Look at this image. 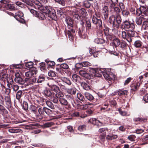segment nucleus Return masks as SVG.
<instances>
[{"label":"nucleus","instance_id":"f257e3e1","mask_svg":"<svg viewBox=\"0 0 148 148\" xmlns=\"http://www.w3.org/2000/svg\"><path fill=\"white\" fill-rule=\"evenodd\" d=\"M93 76L95 78L101 77L102 74L105 79L110 81L114 80L115 79V75L108 70L102 72L100 70H97Z\"/></svg>","mask_w":148,"mask_h":148},{"label":"nucleus","instance_id":"f03ea898","mask_svg":"<svg viewBox=\"0 0 148 148\" xmlns=\"http://www.w3.org/2000/svg\"><path fill=\"white\" fill-rule=\"evenodd\" d=\"M135 26L134 22L133 21L131 22L129 19L123 21V23L122 27H123V29L126 30L127 29L128 31L130 30L134 31Z\"/></svg>","mask_w":148,"mask_h":148},{"label":"nucleus","instance_id":"7ed1b4c3","mask_svg":"<svg viewBox=\"0 0 148 148\" xmlns=\"http://www.w3.org/2000/svg\"><path fill=\"white\" fill-rule=\"evenodd\" d=\"M135 35L134 31L129 30L127 32L125 31L122 32V37L123 38L126 39L129 42L132 41V37H134Z\"/></svg>","mask_w":148,"mask_h":148},{"label":"nucleus","instance_id":"20e7f679","mask_svg":"<svg viewBox=\"0 0 148 148\" xmlns=\"http://www.w3.org/2000/svg\"><path fill=\"white\" fill-rule=\"evenodd\" d=\"M44 95L46 96L50 97L51 100L55 103H57L58 100L57 98L55 97L53 93H52L51 90L49 89H46L44 90Z\"/></svg>","mask_w":148,"mask_h":148},{"label":"nucleus","instance_id":"39448f33","mask_svg":"<svg viewBox=\"0 0 148 148\" xmlns=\"http://www.w3.org/2000/svg\"><path fill=\"white\" fill-rule=\"evenodd\" d=\"M46 8L48 16L52 19H54L56 17L55 10L50 6H47Z\"/></svg>","mask_w":148,"mask_h":148},{"label":"nucleus","instance_id":"423d86ee","mask_svg":"<svg viewBox=\"0 0 148 148\" xmlns=\"http://www.w3.org/2000/svg\"><path fill=\"white\" fill-rule=\"evenodd\" d=\"M38 73V71L35 68H32L30 69L29 71L25 73V75L26 77L29 78H32L36 76Z\"/></svg>","mask_w":148,"mask_h":148},{"label":"nucleus","instance_id":"0eeeda50","mask_svg":"<svg viewBox=\"0 0 148 148\" xmlns=\"http://www.w3.org/2000/svg\"><path fill=\"white\" fill-rule=\"evenodd\" d=\"M110 12L114 15H117L120 13V10L119 8L115 6L114 5H110L109 7Z\"/></svg>","mask_w":148,"mask_h":148},{"label":"nucleus","instance_id":"6e6552de","mask_svg":"<svg viewBox=\"0 0 148 148\" xmlns=\"http://www.w3.org/2000/svg\"><path fill=\"white\" fill-rule=\"evenodd\" d=\"M79 74L83 77L88 79H90L92 77V75L90 74L87 72L86 69L80 70L79 71Z\"/></svg>","mask_w":148,"mask_h":148},{"label":"nucleus","instance_id":"1a4fd4ad","mask_svg":"<svg viewBox=\"0 0 148 148\" xmlns=\"http://www.w3.org/2000/svg\"><path fill=\"white\" fill-rule=\"evenodd\" d=\"M0 2L1 4H3V7L5 8L7 10L12 9L14 8L12 5L9 4L8 3L7 0H2Z\"/></svg>","mask_w":148,"mask_h":148},{"label":"nucleus","instance_id":"9d476101","mask_svg":"<svg viewBox=\"0 0 148 148\" xmlns=\"http://www.w3.org/2000/svg\"><path fill=\"white\" fill-rule=\"evenodd\" d=\"M92 23L96 25L97 27L100 28L102 26V21L101 19H98L94 16L92 18Z\"/></svg>","mask_w":148,"mask_h":148},{"label":"nucleus","instance_id":"9b49d317","mask_svg":"<svg viewBox=\"0 0 148 148\" xmlns=\"http://www.w3.org/2000/svg\"><path fill=\"white\" fill-rule=\"evenodd\" d=\"M121 43V41L120 40L117 38L114 39L110 43V45L113 47H116L120 46Z\"/></svg>","mask_w":148,"mask_h":148},{"label":"nucleus","instance_id":"f8f14e48","mask_svg":"<svg viewBox=\"0 0 148 148\" xmlns=\"http://www.w3.org/2000/svg\"><path fill=\"white\" fill-rule=\"evenodd\" d=\"M102 12L105 19H106L108 17V9L107 6H104L103 8Z\"/></svg>","mask_w":148,"mask_h":148},{"label":"nucleus","instance_id":"ddd939ff","mask_svg":"<svg viewBox=\"0 0 148 148\" xmlns=\"http://www.w3.org/2000/svg\"><path fill=\"white\" fill-rule=\"evenodd\" d=\"M34 2L35 4L34 6L36 9H38L40 10H42V4L38 0H35Z\"/></svg>","mask_w":148,"mask_h":148},{"label":"nucleus","instance_id":"4468645a","mask_svg":"<svg viewBox=\"0 0 148 148\" xmlns=\"http://www.w3.org/2000/svg\"><path fill=\"white\" fill-rule=\"evenodd\" d=\"M144 17L145 16L142 14L139 17L136 18V24L138 25H141L143 20L145 19Z\"/></svg>","mask_w":148,"mask_h":148},{"label":"nucleus","instance_id":"2eb2a0df","mask_svg":"<svg viewBox=\"0 0 148 148\" xmlns=\"http://www.w3.org/2000/svg\"><path fill=\"white\" fill-rule=\"evenodd\" d=\"M47 84L50 88L51 90L52 91H54L55 92L59 91V87L56 85H49V83H48Z\"/></svg>","mask_w":148,"mask_h":148},{"label":"nucleus","instance_id":"dca6fc26","mask_svg":"<svg viewBox=\"0 0 148 148\" xmlns=\"http://www.w3.org/2000/svg\"><path fill=\"white\" fill-rule=\"evenodd\" d=\"M66 21L68 27H73V21L71 18L69 17L66 18Z\"/></svg>","mask_w":148,"mask_h":148},{"label":"nucleus","instance_id":"f3484780","mask_svg":"<svg viewBox=\"0 0 148 148\" xmlns=\"http://www.w3.org/2000/svg\"><path fill=\"white\" fill-rule=\"evenodd\" d=\"M140 84V82H138L136 84H132L131 86V89L134 91L137 90L138 89Z\"/></svg>","mask_w":148,"mask_h":148},{"label":"nucleus","instance_id":"a211bd4d","mask_svg":"<svg viewBox=\"0 0 148 148\" xmlns=\"http://www.w3.org/2000/svg\"><path fill=\"white\" fill-rule=\"evenodd\" d=\"M84 95L85 97L89 101L92 100L94 99L93 96L91 94L87 92H85Z\"/></svg>","mask_w":148,"mask_h":148},{"label":"nucleus","instance_id":"6ab92c4d","mask_svg":"<svg viewBox=\"0 0 148 148\" xmlns=\"http://www.w3.org/2000/svg\"><path fill=\"white\" fill-rule=\"evenodd\" d=\"M81 85L83 88L86 90H88L90 89V87L89 85L84 82H81Z\"/></svg>","mask_w":148,"mask_h":148},{"label":"nucleus","instance_id":"aec40b11","mask_svg":"<svg viewBox=\"0 0 148 148\" xmlns=\"http://www.w3.org/2000/svg\"><path fill=\"white\" fill-rule=\"evenodd\" d=\"M117 136L116 135H113L112 134L109 133L106 136V138L108 140H112L116 138Z\"/></svg>","mask_w":148,"mask_h":148},{"label":"nucleus","instance_id":"412c9836","mask_svg":"<svg viewBox=\"0 0 148 148\" xmlns=\"http://www.w3.org/2000/svg\"><path fill=\"white\" fill-rule=\"evenodd\" d=\"M90 122L94 125H96L98 123H100L101 124H103L104 123L102 121H100L99 120H97L95 118H92L90 120Z\"/></svg>","mask_w":148,"mask_h":148},{"label":"nucleus","instance_id":"4be33fe9","mask_svg":"<svg viewBox=\"0 0 148 148\" xmlns=\"http://www.w3.org/2000/svg\"><path fill=\"white\" fill-rule=\"evenodd\" d=\"M76 89L74 87L67 89V92L68 93L71 95H74L76 93Z\"/></svg>","mask_w":148,"mask_h":148},{"label":"nucleus","instance_id":"5701e85b","mask_svg":"<svg viewBox=\"0 0 148 148\" xmlns=\"http://www.w3.org/2000/svg\"><path fill=\"white\" fill-rule=\"evenodd\" d=\"M61 79L64 82H65L68 85H70L71 84V82L68 78L63 77H62Z\"/></svg>","mask_w":148,"mask_h":148},{"label":"nucleus","instance_id":"b1692460","mask_svg":"<svg viewBox=\"0 0 148 148\" xmlns=\"http://www.w3.org/2000/svg\"><path fill=\"white\" fill-rule=\"evenodd\" d=\"M25 81L27 82H29L30 84H32L36 82V78H34L32 79L26 78L25 79Z\"/></svg>","mask_w":148,"mask_h":148},{"label":"nucleus","instance_id":"393cba45","mask_svg":"<svg viewBox=\"0 0 148 148\" xmlns=\"http://www.w3.org/2000/svg\"><path fill=\"white\" fill-rule=\"evenodd\" d=\"M127 90H120L117 92V93L119 95L123 96L127 95Z\"/></svg>","mask_w":148,"mask_h":148},{"label":"nucleus","instance_id":"a878e982","mask_svg":"<svg viewBox=\"0 0 148 148\" xmlns=\"http://www.w3.org/2000/svg\"><path fill=\"white\" fill-rule=\"evenodd\" d=\"M94 42L98 44H101L105 42V40L101 38H95L94 40Z\"/></svg>","mask_w":148,"mask_h":148},{"label":"nucleus","instance_id":"bb28decb","mask_svg":"<svg viewBox=\"0 0 148 148\" xmlns=\"http://www.w3.org/2000/svg\"><path fill=\"white\" fill-rule=\"evenodd\" d=\"M56 93L55 95V97L57 98L58 99V98H59L60 99V98H61L62 97L64 96L63 94L60 91V90H59V91L56 92Z\"/></svg>","mask_w":148,"mask_h":148},{"label":"nucleus","instance_id":"cd10ccee","mask_svg":"<svg viewBox=\"0 0 148 148\" xmlns=\"http://www.w3.org/2000/svg\"><path fill=\"white\" fill-rule=\"evenodd\" d=\"M45 80V76L43 74H41L38 77V78L37 80V82L41 83L44 81Z\"/></svg>","mask_w":148,"mask_h":148},{"label":"nucleus","instance_id":"c85d7f7f","mask_svg":"<svg viewBox=\"0 0 148 148\" xmlns=\"http://www.w3.org/2000/svg\"><path fill=\"white\" fill-rule=\"evenodd\" d=\"M59 101L61 104L62 105L66 106L68 105L67 101L64 98H60Z\"/></svg>","mask_w":148,"mask_h":148},{"label":"nucleus","instance_id":"c756f323","mask_svg":"<svg viewBox=\"0 0 148 148\" xmlns=\"http://www.w3.org/2000/svg\"><path fill=\"white\" fill-rule=\"evenodd\" d=\"M87 70H88L90 73H91L90 74L92 75L93 76V75H92V74H95L96 73V71L98 69H97L96 68H95L89 67Z\"/></svg>","mask_w":148,"mask_h":148},{"label":"nucleus","instance_id":"7c9ffc66","mask_svg":"<svg viewBox=\"0 0 148 148\" xmlns=\"http://www.w3.org/2000/svg\"><path fill=\"white\" fill-rule=\"evenodd\" d=\"M115 20L116 23L118 24H121V22L122 19L120 16V15L118 14L116 15V17H115Z\"/></svg>","mask_w":148,"mask_h":148},{"label":"nucleus","instance_id":"2f4dec72","mask_svg":"<svg viewBox=\"0 0 148 148\" xmlns=\"http://www.w3.org/2000/svg\"><path fill=\"white\" fill-rule=\"evenodd\" d=\"M77 97L78 99L82 101H84L85 100L84 96L80 93H77Z\"/></svg>","mask_w":148,"mask_h":148},{"label":"nucleus","instance_id":"473e14b6","mask_svg":"<svg viewBox=\"0 0 148 148\" xmlns=\"http://www.w3.org/2000/svg\"><path fill=\"white\" fill-rule=\"evenodd\" d=\"M36 16H37L40 20H43L45 18L44 14L41 13L37 14Z\"/></svg>","mask_w":148,"mask_h":148},{"label":"nucleus","instance_id":"72a5a7b5","mask_svg":"<svg viewBox=\"0 0 148 148\" xmlns=\"http://www.w3.org/2000/svg\"><path fill=\"white\" fill-rule=\"evenodd\" d=\"M142 44V42L138 40L135 42L134 45L136 47L138 48L141 46Z\"/></svg>","mask_w":148,"mask_h":148},{"label":"nucleus","instance_id":"f704fd0d","mask_svg":"<svg viewBox=\"0 0 148 148\" xmlns=\"http://www.w3.org/2000/svg\"><path fill=\"white\" fill-rule=\"evenodd\" d=\"M56 2L58 3L63 6H64L66 3V1L64 0H54Z\"/></svg>","mask_w":148,"mask_h":148},{"label":"nucleus","instance_id":"c9c22d12","mask_svg":"<svg viewBox=\"0 0 148 148\" xmlns=\"http://www.w3.org/2000/svg\"><path fill=\"white\" fill-rule=\"evenodd\" d=\"M90 54H93V56L94 57H97L99 54V51L94 52L93 50L90 49Z\"/></svg>","mask_w":148,"mask_h":148},{"label":"nucleus","instance_id":"e433bc0d","mask_svg":"<svg viewBox=\"0 0 148 148\" xmlns=\"http://www.w3.org/2000/svg\"><path fill=\"white\" fill-rule=\"evenodd\" d=\"M78 108L79 109L82 110H84L88 108V105L87 104L84 105H79L78 106Z\"/></svg>","mask_w":148,"mask_h":148},{"label":"nucleus","instance_id":"4c0bfd02","mask_svg":"<svg viewBox=\"0 0 148 148\" xmlns=\"http://www.w3.org/2000/svg\"><path fill=\"white\" fill-rule=\"evenodd\" d=\"M79 13L81 14L84 17L86 16L87 14V13L85 9L84 8H82L80 9Z\"/></svg>","mask_w":148,"mask_h":148},{"label":"nucleus","instance_id":"58836bf2","mask_svg":"<svg viewBox=\"0 0 148 148\" xmlns=\"http://www.w3.org/2000/svg\"><path fill=\"white\" fill-rule=\"evenodd\" d=\"M23 108L25 110H27L28 109V104L26 102L23 101V104L21 105Z\"/></svg>","mask_w":148,"mask_h":148},{"label":"nucleus","instance_id":"ea45409f","mask_svg":"<svg viewBox=\"0 0 148 148\" xmlns=\"http://www.w3.org/2000/svg\"><path fill=\"white\" fill-rule=\"evenodd\" d=\"M115 21V18L114 15H112L109 17L108 21L110 23L112 24Z\"/></svg>","mask_w":148,"mask_h":148},{"label":"nucleus","instance_id":"a19ab883","mask_svg":"<svg viewBox=\"0 0 148 148\" xmlns=\"http://www.w3.org/2000/svg\"><path fill=\"white\" fill-rule=\"evenodd\" d=\"M33 62H30L25 63V66L26 67L31 69L33 68L32 67L33 66Z\"/></svg>","mask_w":148,"mask_h":148},{"label":"nucleus","instance_id":"79ce46f5","mask_svg":"<svg viewBox=\"0 0 148 148\" xmlns=\"http://www.w3.org/2000/svg\"><path fill=\"white\" fill-rule=\"evenodd\" d=\"M122 13L124 16L127 17L129 15L130 13L128 11L124 10H122Z\"/></svg>","mask_w":148,"mask_h":148},{"label":"nucleus","instance_id":"37998d69","mask_svg":"<svg viewBox=\"0 0 148 148\" xmlns=\"http://www.w3.org/2000/svg\"><path fill=\"white\" fill-rule=\"evenodd\" d=\"M82 65L83 67H87L90 66L91 65V64L88 62L85 61L82 62Z\"/></svg>","mask_w":148,"mask_h":148},{"label":"nucleus","instance_id":"c03bdc74","mask_svg":"<svg viewBox=\"0 0 148 148\" xmlns=\"http://www.w3.org/2000/svg\"><path fill=\"white\" fill-rule=\"evenodd\" d=\"M84 5L86 8H89L90 6V3L88 1L86 0L84 2Z\"/></svg>","mask_w":148,"mask_h":148},{"label":"nucleus","instance_id":"a18cd8bd","mask_svg":"<svg viewBox=\"0 0 148 148\" xmlns=\"http://www.w3.org/2000/svg\"><path fill=\"white\" fill-rule=\"evenodd\" d=\"M134 120L135 121H140V122L143 121L145 122L146 120V119L143 118H134Z\"/></svg>","mask_w":148,"mask_h":148},{"label":"nucleus","instance_id":"49530a36","mask_svg":"<svg viewBox=\"0 0 148 148\" xmlns=\"http://www.w3.org/2000/svg\"><path fill=\"white\" fill-rule=\"evenodd\" d=\"M5 101L7 104L9 105H10L11 101L10 97L9 96H8L5 97Z\"/></svg>","mask_w":148,"mask_h":148},{"label":"nucleus","instance_id":"de8ad7c7","mask_svg":"<svg viewBox=\"0 0 148 148\" xmlns=\"http://www.w3.org/2000/svg\"><path fill=\"white\" fill-rule=\"evenodd\" d=\"M86 129V126L85 125H80L78 127V130L80 131L85 130Z\"/></svg>","mask_w":148,"mask_h":148},{"label":"nucleus","instance_id":"09e8293b","mask_svg":"<svg viewBox=\"0 0 148 148\" xmlns=\"http://www.w3.org/2000/svg\"><path fill=\"white\" fill-rule=\"evenodd\" d=\"M136 138V136L135 135H131L128 136L127 138L130 141H134V140Z\"/></svg>","mask_w":148,"mask_h":148},{"label":"nucleus","instance_id":"8fccbe9b","mask_svg":"<svg viewBox=\"0 0 148 148\" xmlns=\"http://www.w3.org/2000/svg\"><path fill=\"white\" fill-rule=\"evenodd\" d=\"M23 2L26 3L29 5L32 6L33 4L31 0H22Z\"/></svg>","mask_w":148,"mask_h":148},{"label":"nucleus","instance_id":"3c124183","mask_svg":"<svg viewBox=\"0 0 148 148\" xmlns=\"http://www.w3.org/2000/svg\"><path fill=\"white\" fill-rule=\"evenodd\" d=\"M46 104L51 109H54V106L51 102L47 101L46 102Z\"/></svg>","mask_w":148,"mask_h":148},{"label":"nucleus","instance_id":"603ef678","mask_svg":"<svg viewBox=\"0 0 148 148\" xmlns=\"http://www.w3.org/2000/svg\"><path fill=\"white\" fill-rule=\"evenodd\" d=\"M147 7H145L144 6H141L140 7L139 9L143 13L142 14H144L146 12Z\"/></svg>","mask_w":148,"mask_h":148},{"label":"nucleus","instance_id":"864d4df0","mask_svg":"<svg viewBox=\"0 0 148 148\" xmlns=\"http://www.w3.org/2000/svg\"><path fill=\"white\" fill-rule=\"evenodd\" d=\"M24 83V81L22 78L19 77V88H23L22 85Z\"/></svg>","mask_w":148,"mask_h":148},{"label":"nucleus","instance_id":"5fc2aeb1","mask_svg":"<svg viewBox=\"0 0 148 148\" xmlns=\"http://www.w3.org/2000/svg\"><path fill=\"white\" fill-rule=\"evenodd\" d=\"M147 27H148V21H144L143 24L142 28L146 29Z\"/></svg>","mask_w":148,"mask_h":148},{"label":"nucleus","instance_id":"6e6d98bb","mask_svg":"<svg viewBox=\"0 0 148 148\" xmlns=\"http://www.w3.org/2000/svg\"><path fill=\"white\" fill-rule=\"evenodd\" d=\"M127 45L126 42L125 41H122L121 42L120 47L122 48H124L126 47Z\"/></svg>","mask_w":148,"mask_h":148},{"label":"nucleus","instance_id":"4d7b16f0","mask_svg":"<svg viewBox=\"0 0 148 148\" xmlns=\"http://www.w3.org/2000/svg\"><path fill=\"white\" fill-rule=\"evenodd\" d=\"M48 75L52 77H54L56 76V74L53 71H50L48 72Z\"/></svg>","mask_w":148,"mask_h":148},{"label":"nucleus","instance_id":"13d9d810","mask_svg":"<svg viewBox=\"0 0 148 148\" xmlns=\"http://www.w3.org/2000/svg\"><path fill=\"white\" fill-rule=\"evenodd\" d=\"M60 67L63 69H68L69 67L66 64L63 63L60 65Z\"/></svg>","mask_w":148,"mask_h":148},{"label":"nucleus","instance_id":"bf43d9fd","mask_svg":"<svg viewBox=\"0 0 148 148\" xmlns=\"http://www.w3.org/2000/svg\"><path fill=\"white\" fill-rule=\"evenodd\" d=\"M120 24H118L116 23V21L112 23V26L114 29H118L119 27V25Z\"/></svg>","mask_w":148,"mask_h":148},{"label":"nucleus","instance_id":"052dcab7","mask_svg":"<svg viewBox=\"0 0 148 148\" xmlns=\"http://www.w3.org/2000/svg\"><path fill=\"white\" fill-rule=\"evenodd\" d=\"M40 69L41 71L44 70L45 69V63L43 62L40 63Z\"/></svg>","mask_w":148,"mask_h":148},{"label":"nucleus","instance_id":"680f3d73","mask_svg":"<svg viewBox=\"0 0 148 148\" xmlns=\"http://www.w3.org/2000/svg\"><path fill=\"white\" fill-rule=\"evenodd\" d=\"M53 123L52 122H48L45 123L44 125V126L45 127H51Z\"/></svg>","mask_w":148,"mask_h":148},{"label":"nucleus","instance_id":"e2e57ef3","mask_svg":"<svg viewBox=\"0 0 148 148\" xmlns=\"http://www.w3.org/2000/svg\"><path fill=\"white\" fill-rule=\"evenodd\" d=\"M44 111L47 114H50L51 112L50 110L46 108H44Z\"/></svg>","mask_w":148,"mask_h":148},{"label":"nucleus","instance_id":"0e129e2a","mask_svg":"<svg viewBox=\"0 0 148 148\" xmlns=\"http://www.w3.org/2000/svg\"><path fill=\"white\" fill-rule=\"evenodd\" d=\"M73 34H74L71 32V31L69 30H68V34L69 38L72 40L73 38Z\"/></svg>","mask_w":148,"mask_h":148},{"label":"nucleus","instance_id":"69168bd1","mask_svg":"<svg viewBox=\"0 0 148 148\" xmlns=\"http://www.w3.org/2000/svg\"><path fill=\"white\" fill-rule=\"evenodd\" d=\"M120 114L123 116H125L127 115L126 112L125 111H123L121 110L120 108H119L118 109Z\"/></svg>","mask_w":148,"mask_h":148},{"label":"nucleus","instance_id":"338daca9","mask_svg":"<svg viewBox=\"0 0 148 148\" xmlns=\"http://www.w3.org/2000/svg\"><path fill=\"white\" fill-rule=\"evenodd\" d=\"M46 62L48 65L50 66H53L55 65V63L53 61H49L47 62L46 60H45Z\"/></svg>","mask_w":148,"mask_h":148},{"label":"nucleus","instance_id":"774afa93","mask_svg":"<svg viewBox=\"0 0 148 148\" xmlns=\"http://www.w3.org/2000/svg\"><path fill=\"white\" fill-rule=\"evenodd\" d=\"M86 27L88 28L89 29H90L91 27V24L90 22L89 21H86Z\"/></svg>","mask_w":148,"mask_h":148}]
</instances>
